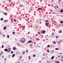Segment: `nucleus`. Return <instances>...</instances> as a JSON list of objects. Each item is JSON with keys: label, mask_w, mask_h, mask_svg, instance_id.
Wrapping results in <instances>:
<instances>
[{"label": "nucleus", "mask_w": 63, "mask_h": 63, "mask_svg": "<svg viewBox=\"0 0 63 63\" xmlns=\"http://www.w3.org/2000/svg\"><path fill=\"white\" fill-rule=\"evenodd\" d=\"M2 48H3L4 47V46H2Z\"/></svg>", "instance_id": "nucleus-46"}, {"label": "nucleus", "mask_w": 63, "mask_h": 63, "mask_svg": "<svg viewBox=\"0 0 63 63\" xmlns=\"http://www.w3.org/2000/svg\"><path fill=\"white\" fill-rule=\"evenodd\" d=\"M61 27H63V24H62Z\"/></svg>", "instance_id": "nucleus-37"}, {"label": "nucleus", "mask_w": 63, "mask_h": 63, "mask_svg": "<svg viewBox=\"0 0 63 63\" xmlns=\"http://www.w3.org/2000/svg\"><path fill=\"white\" fill-rule=\"evenodd\" d=\"M43 55L44 56H45V53H44L43 54Z\"/></svg>", "instance_id": "nucleus-28"}, {"label": "nucleus", "mask_w": 63, "mask_h": 63, "mask_svg": "<svg viewBox=\"0 0 63 63\" xmlns=\"http://www.w3.org/2000/svg\"><path fill=\"white\" fill-rule=\"evenodd\" d=\"M0 20H3V18H1L0 19Z\"/></svg>", "instance_id": "nucleus-32"}, {"label": "nucleus", "mask_w": 63, "mask_h": 63, "mask_svg": "<svg viewBox=\"0 0 63 63\" xmlns=\"http://www.w3.org/2000/svg\"><path fill=\"white\" fill-rule=\"evenodd\" d=\"M53 44H56V42H55V41H54L53 42Z\"/></svg>", "instance_id": "nucleus-5"}, {"label": "nucleus", "mask_w": 63, "mask_h": 63, "mask_svg": "<svg viewBox=\"0 0 63 63\" xmlns=\"http://www.w3.org/2000/svg\"><path fill=\"white\" fill-rule=\"evenodd\" d=\"M47 52H49V50L48 49H47Z\"/></svg>", "instance_id": "nucleus-16"}, {"label": "nucleus", "mask_w": 63, "mask_h": 63, "mask_svg": "<svg viewBox=\"0 0 63 63\" xmlns=\"http://www.w3.org/2000/svg\"><path fill=\"white\" fill-rule=\"evenodd\" d=\"M11 53H13V51H12L11 52Z\"/></svg>", "instance_id": "nucleus-49"}, {"label": "nucleus", "mask_w": 63, "mask_h": 63, "mask_svg": "<svg viewBox=\"0 0 63 63\" xmlns=\"http://www.w3.org/2000/svg\"><path fill=\"white\" fill-rule=\"evenodd\" d=\"M14 21H15V22H16V20L15 19L14 20Z\"/></svg>", "instance_id": "nucleus-40"}, {"label": "nucleus", "mask_w": 63, "mask_h": 63, "mask_svg": "<svg viewBox=\"0 0 63 63\" xmlns=\"http://www.w3.org/2000/svg\"><path fill=\"white\" fill-rule=\"evenodd\" d=\"M4 21H5V22H8V20H4Z\"/></svg>", "instance_id": "nucleus-19"}, {"label": "nucleus", "mask_w": 63, "mask_h": 63, "mask_svg": "<svg viewBox=\"0 0 63 63\" xmlns=\"http://www.w3.org/2000/svg\"><path fill=\"white\" fill-rule=\"evenodd\" d=\"M28 43H31V42H32V41H31V40H30L29 41H28Z\"/></svg>", "instance_id": "nucleus-9"}, {"label": "nucleus", "mask_w": 63, "mask_h": 63, "mask_svg": "<svg viewBox=\"0 0 63 63\" xmlns=\"http://www.w3.org/2000/svg\"><path fill=\"white\" fill-rule=\"evenodd\" d=\"M56 63H59V62H57Z\"/></svg>", "instance_id": "nucleus-44"}, {"label": "nucleus", "mask_w": 63, "mask_h": 63, "mask_svg": "<svg viewBox=\"0 0 63 63\" xmlns=\"http://www.w3.org/2000/svg\"><path fill=\"white\" fill-rule=\"evenodd\" d=\"M59 32L60 33H62V31H60Z\"/></svg>", "instance_id": "nucleus-34"}, {"label": "nucleus", "mask_w": 63, "mask_h": 63, "mask_svg": "<svg viewBox=\"0 0 63 63\" xmlns=\"http://www.w3.org/2000/svg\"><path fill=\"white\" fill-rule=\"evenodd\" d=\"M53 35H54V33H53L52 34V36H53Z\"/></svg>", "instance_id": "nucleus-41"}, {"label": "nucleus", "mask_w": 63, "mask_h": 63, "mask_svg": "<svg viewBox=\"0 0 63 63\" xmlns=\"http://www.w3.org/2000/svg\"><path fill=\"white\" fill-rule=\"evenodd\" d=\"M48 20H47L46 21H45V22H48Z\"/></svg>", "instance_id": "nucleus-29"}, {"label": "nucleus", "mask_w": 63, "mask_h": 63, "mask_svg": "<svg viewBox=\"0 0 63 63\" xmlns=\"http://www.w3.org/2000/svg\"><path fill=\"white\" fill-rule=\"evenodd\" d=\"M3 53H4L3 52H1L0 53L1 54H3Z\"/></svg>", "instance_id": "nucleus-18"}, {"label": "nucleus", "mask_w": 63, "mask_h": 63, "mask_svg": "<svg viewBox=\"0 0 63 63\" xmlns=\"http://www.w3.org/2000/svg\"><path fill=\"white\" fill-rule=\"evenodd\" d=\"M11 0H9V2H11Z\"/></svg>", "instance_id": "nucleus-39"}, {"label": "nucleus", "mask_w": 63, "mask_h": 63, "mask_svg": "<svg viewBox=\"0 0 63 63\" xmlns=\"http://www.w3.org/2000/svg\"><path fill=\"white\" fill-rule=\"evenodd\" d=\"M7 38H9V37H10L9 36V35H7Z\"/></svg>", "instance_id": "nucleus-35"}, {"label": "nucleus", "mask_w": 63, "mask_h": 63, "mask_svg": "<svg viewBox=\"0 0 63 63\" xmlns=\"http://www.w3.org/2000/svg\"><path fill=\"white\" fill-rule=\"evenodd\" d=\"M38 33L39 34H41V33L40 32H38Z\"/></svg>", "instance_id": "nucleus-42"}, {"label": "nucleus", "mask_w": 63, "mask_h": 63, "mask_svg": "<svg viewBox=\"0 0 63 63\" xmlns=\"http://www.w3.org/2000/svg\"><path fill=\"white\" fill-rule=\"evenodd\" d=\"M54 56H53L52 57H51V59L52 60H53V58H54Z\"/></svg>", "instance_id": "nucleus-11"}, {"label": "nucleus", "mask_w": 63, "mask_h": 63, "mask_svg": "<svg viewBox=\"0 0 63 63\" xmlns=\"http://www.w3.org/2000/svg\"><path fill=\"white\" fill-rule=\"evenodd\" d=\"M4 15H7V13H5Z\"/></svg>", "instance_id": "nucleus-38"}, {"label": "nucleus", "mask_w": 63, "mask_h": 63, "mask_svg": "<svg viewBox=\"0 0 63 63\" xmlns=\"http://www.w3.org/2000/svg\"><path fill=\"white\" fill-rule=\"evenodd\" d=\"M63 23V21H62L60 22L61 23Z\"/></svg>", "instance_id": "nucleus-33"}, {"label": "nucleus", "mask_w": 63, "mask_h": 63, "mask_svg": "<svg viewBox=\"0 0 63 63\" xmlns=\"http://www.w3.org/2000/svg\"><path fill=\"white\" fill-rule=\"evenodd\" d=\"M32 44H31L30 45V47H32Z\"/></svg>", "instance_id": "nucleus-36"}, {"label": "nucleus", "mask_w": 63, "mask_h": 63, "mask_svg": "<svg viewBox=\"0 0 63 63\" xmlns=\"http://www.w3.org/2000/svg\"><path fill=\"white\" fill-rule=\"evenodd\" d=\"M42 59H44V58H42Z\"/></svg>", "instance_id": "nucleus-61"}, {"label": "nucleus", "mask_w": 63, "mask_h": 63, "mask_svg": "<svg viewBox=\"0 0 63 63\" xmlns=\"http://www.w3.org/2000/svg\"><path fill=\"white\" fill-rule=\"evenodd\" d=\"M57 8H58V6H57Z\"/></svg>", "instance_id": "nucleus-62"}, {"label": "nucleus", "mask_w": 63, "mask_h": 63, "mask_svg": "<svg viewBox=\"0 0 63 63\" xmlns=\"http://www.w3.org/2000/svg\"><path fill=\"white\" fill-rule=\"evenodd\" d=\"M25 41H26V39H25L24 38H22L20 41V42L22 43H24Z\"/></svg>", "instance_id": "nucleus-1"}, {"label": "nucleus", "mask_w": 63, "mask_h": 63, "mask_svg": "<svg viewBox=\"0 0 63 63\" xmlns=\"http://www.w3.org/2000/svg\"><path fill=\"white\" fill-rule=\"evenodd\" d=\"M8 50H11V48H8Z\"/></svg>", "instance_id": "nucleus-31"}, {"label": "nucleus", "mask_w": 63, "mask_h": 63, "mask_svg": "<svg viewBox=\"0 0 63 63\" xmlns=\"http://www.w3.org/2000/svg\"><path fill=\"white\" fill-rule=\"evenodd\" d=\"M61 41H59V42H58L57 43H58V44H59V43H61Z\"/></svg>", "instance_id": "nucleus-21"}, {"label": "nucleus", "mask_w": 63, "mask_h": 63, "mask_svg": "<svg viewBox=\"0 0 63 63\" xmlns=\"http://www.w3.org/2000/svg\"><path fill=\"white\" fill-rule=\"evenodd\" d=\"M17 45L18 46H20V44L19 43H17Z\"/></svg>", "instance_id": "nucleus-17"}, {"label": "nucleus", "mask_w": 63, "mask_h": 63, "mask_svg": "<svg viewBox=\"0 0 63 63\" xmlns=\"http://www.w3.org/2000/svg\"><path fill=\"white\" fill-rule=\"evenodd\" d=\"M16 48L15 47H14L13 48V50H16Z\"/></svg>", "instance_id": "nucleus-6"}, {"label": "nucleus", "mask_w": 63, "mask_h": 63, "mask_svg": "<svg viewBox=\"0 0 63 63\" xmlns=\"http://www.w3.org/2000/svg\"><path fill=\"white\" fill-rule=\"evenodd\" d=\"M30 21L31 22V21H32V20H31Z\"/></svg>", "instance_id": "nucleus-63"}, {"label": "nucleus", "mask_w": 63, "mask_h": 63, "mask_svg": "<svg viewBox=\"0 0 63 63\" xmlns=\"http://www.w3.org/2000/svg\"><path fill=\"white\" fill-rule=\"evenodd\" d=\"M25 27V26H24L23 27H22V28H24Z\"/></svg>", "instance_id": "nucleus-22"}, {"label": "nucleus", "mask_w": 63, "mask_h": 63, "mask_svg": "<svg viewBox=\"0 0 63 63\" xmlns=\"http://www.w3.org/2000/svg\"><path fill=\"white\" fill-rule=\"evenodd\" d=\"M19 6L20 7H23V5H19Z\"/></svg>", "instance_id": "nucleus-8"}, {"label": "nucleus", "mask_w": 63, "mask_h": 63, "mask_svg": "<svg viewBox=\"0 0 63 63\" xmlns=\"http://www.w3.org/2000/svg\"><path fill=\"white\" fill-rule=\"evenodd\" d=\"M61 12H63V10H61Z\"/></svg>", "instance_id": "nucleus-27"}, {"label": "nucleus", "mask_w": 63, "mask_h": 63, "mask_svg": "<svg viewBox=\"0 0 63 63\" xmlns=\"http://www.w3.org/2000/svg\"><path fill=\"white\" fill-rule=\"evenodd\" d=\"M61 56L60 55H59V56H58V57H60Z\"/></svg>", "instance_id": "nucleus-47"}, {"label": "nucleus", "mask_w": 63, "mask_h": 63, "mask_svg": "<svg viewBox=\"0 0 63 63\" xmlns=\"http://www.w3.org/2000/svg\"><path fill=\"white\" fill-rule=\"evenodd\" d=\"M62 57L63 58V56Z\"/></svg>", "instance_id": "nucleus-64"}, {"label": "nucleus", "mask_w": 63, "mask_h": 63, "mask_svg": "<svg viewBox=\"0 0 63 63\" xmlns=\"http://www.w3.org/2000/svg\"><path fill=\"white\" fill-rule=\"evenodd\" d=\"M46 32V31H45L44 30L43 31V30H42L41 32V33H42V34H45V33Z\"/></svg>", "instance_id": "nucleus-3"}, {"label": "nucleus", "mask_w": 63, "mask_h": 63, "mask_svg": "<svg viewBox=\"0 0 63 63\" xmlns=\"http://www.w3.org/2000/svg\"><path fill=\"white\" fill-rule=\"evenodd\" d=\"M34 44H36V42H34Z\"/></svg>", "instance_id": "nucleus-54"}, {"label": "nucleus", "mask_w": 63, "mask_h": 63, "mask_svg": "<svg viewBox=\"0 0 63 63\" xmlns=\"http://www.w3.org/2000/svg\"><path fill=\"white\" fill-rule=\"evenodd\" d=\"M36 40H40V39L39 38H37Z\"/></svg>", "instance_id": "nucleus-20"}, {"label": "nucleus", "mask_w": 63, "mask_h": 63, "mask_svg": "<svg viewBox=\"0 0 63 63\" xmlns=\"http://www.w3.org/2000/svg\"><path fill=\"white\" fill-rule=\"evenodd\" d=\"M29 59H30V56H29Z\"/></svg>", "instance_id": "nucleus-30"}, {"label": "nucleus", "mask_w": 63, "mask_h": 63, "mask_svg": "<svg viewBox=\"0 0 63 63\" xmlns=\"http://www.w3.org/2000/svg\"><path fill=\"white\" fill-rule=\"evenodd\" d=\"M15 54H13L12 55V58H14V57H15Z\"/></svg>", "instance_id": "nucleus-4"}, {"label": "nucleus", "mask_w": 63, "mask_h": 63, "mask_svg": "<svg viewBox=\"0 0 63 63\" xmlns=\"http://www.w3.org/2000/svg\"><path fill=\"white\" fill-rule=\"evenodd\" d=\"M47 46L48 47H50V45H48Z\"/></svg>", "instance_id": "nucleus-26"}, {"label": "nucleus", "mask_w": 63, "mask_h": 63, "mask_svg": "<svg viewBox=\"0 0 63 63\" xmlns=\"http://www.w3.org/2000/svg\"><path fill=\"white\" fill-rule=\"evenodd\" d=\"M17 63H20V62L19 61H18L17 62Z\"/></svg>", "instance_id": "nucleus-51"}, {"label": "nucleus", "mask_w": 63, "mask_h": 63, "mask_svg": "<svg viewBox=\"0 0 63 63\" xmlns=\"http://www.w3.org/2000/svg\"><path fill=\"white\" fill-rule=\"evenodd\" d=\"M24 52H22V54H24L25 53V51H23Z\"/></svg>", "instance_id": "nucleus-15"}, {"label": "nucleus", "mask_w": 63, "mask_h": 63, "mask_svg": "<svg viewBox=\"0 0 63 63\" xmlns=\"http://www.w3.org/2000/svg\"><path fill=\"white\" fill-rule=\"evenodd\" d=\"M28 34H30V32H28Z\"/></svg>", "instance_id": "nucleus-52"}, {"label": "nucleus", "mask_w": 63, "mask_h": 63, "mask_svg": "<svg viewBox=\"0 0 63 63\" xmlns=\"http://www.w3.org/2000/svg\"><path fill=\"white\" fill-rule=\"evenodd\" d=\"M8 51L9 52V51H10V50H8Z\"/></svg>", "instance_id": "nucleus-58"}, {"label": "nucleus", "mask_w": 63, "mask_h": 63, "mask_svg": "<svg viewBox=\"0 0 63 63\" xmlns=\"http://www.w3.org/2000/svg\"><path fill=\"white\" fill-rule=\"evenodd\" d=\"M36 28H38V27L36 26Z\"/></svg>", "instance_id": "nucleus-59"}, {"label": "nucleus", "mask_w": 63, "mask_h": 63, "mask_svg": "<svg viewBox=\"0 0 63 63\" xmlns=\"http://www.w3.org/2000/svg\"><path fill=\"white\" fill-rule=\"evenodd\" d=\"M4 50L5 51H8V49H4Z\"/></svg>", "instance_id": "nucleus-10"}, {"label": "nucleus", "mask_w": 63, "mask_h": 63, "mask_svg": "<svg viewBox=\"0 0 63 63\" xmlns=\"http://www.w3.org/2000/svg\"><path fill=\"white\" fill-rule=\"evenodd\" d=\"M4 60L5 61H6V58H5L4 59Z\"/></svg>", "instance_id": "nucleus-43"}, {"label": "nucleus", "mask_w": 63, "mask_h": 63, "mask_svg": "<svg viewBox=\"0 0 63 63\" xmlns=\"http://www.w3.org/2000/svg\"><path fill=\"white\" fill-rule=\"evenodd\" d=\"M58 48H55V49L56 50H58Z\"/></svg>", "instance_id": "nucleus-24"}, {"label": "nucleus", "mask_w": 63, "mask_h": 63, "mask_svg": "<svg viewBox=\"0 0 63 63\" xmlns=\"http://www.w3.org/2000/svg\"><path fill=\"white\" fill-rule=\"evenodd\" d=\"M34 9V8L33 7H31L30 8V10L31 11H33Z\"/></svg>", "instance_id": "nucleus-2"}, {"label": "nucleus", "mask_w": 63, "mask_h": 63, "mask_svg": "<svg viewBox=\"0 0 63 63\" xmlns=\"http://www.w3.org/2000/svg\"><path fill=\"white\" fill-rule=\"evenodd\" d=\"M52 11H53V10H51V12H52Z\"/></svg>", "instance_id": "nucleus-56"}, {"label": "nucleus", "mask_w": 63, "mask_h": 63, "mask_svg": "<svg viewBox=\"0 0 63 63\" xmlns=\"http://www.w3.org/2000/svg\"><path fill=\"white\" fill-rule=\"evenodd\" d=\"M6 28H7V27H5L3 28V29L5 30V29H6Z\"/></svg>", "instance_id": "nucleus-7"}, {"label": "nucleus", "mask_w": 63, "mask_h": 63, "mask_svg": "<svg viewBox=\"0 0 63 63\" xmlns=\"http://www.w3.org/2000/svg\"><path fill=\"white\" fill-rule=\"evenodd\" d=\"M26 52L27 53L28 52V50H26Z\"/></svg>", "instance_id": "nucleus-25"}, {"label": "nucleus", "mask_w": 63, "mask_h": 63, "mask_svg": "<svg viewBox=\"0 0 63 63\" xmlns=\"http://www.w3.org/2000/svg\"><path fill=\"white\" fill-rule=\"evenodd\" d=\"M33 57H35L36 56V55L34 54L33 55Z\"/></svg>", "instance_id": "nucleus-23"}, {"label": "nucleus", "mask_w": 63, "mask_h": 63, "mask_svg": "<svg viewBox=\"0 0 63 63\" xmlns=\"http://www.w3.org/2000/svg\"><path fill=\"white\" fill-rule=\"evenodd\" d=\"M38 10H42V8H38Z\"/></svg>", "instance_id": "nucleus-12"}, {"label": "nucleus", "mask_w": 63, "mask_h": 63, "mask_svg": "<svg viewBox=\"0 0 63 63\" xmlns=\"http://www.w3.org/2000/svg\"><path fill=\"white\" fill-rule=\"evenodd\" d=\"M2 37H6V35L5 34H3L2 35Z\"/></svg>", "instance_id": "nucleus-14"}, {"label": "nucleus", "mask_w": 63, "mask_h": 63, "mask_svg": "<svg viewBox=\"0 0 63 63\" xmlns=\"http://www.w3.org/2000/svg\"><path fill=\"white\" fill-rule=\"evenodd\" d=\"M2 55V54H1V53H0V55Z\"/></svg>", "instance_id": "nucleus-60"}, {"label": "nucleus", "mask_w": 63, "mask_h": 63, "mask_svg": "<svg viewBox=\"0 0 63 63\" xmlns=\"http://www.w3.org/2000/svg\"><path fill=\"white\" fill-rule=\"evenodd\" d=\"M56 38H58V37L57 36L56 37Z\"/></svg>", "instance_id": "nucleus-55"}, {"label": "nucleus", "mask_w": 63, "mask_h": 63, "mask_svg": "<svg viewBox=\"0 0 63 63\" xmlns=\"http://www.w3.org/2000/svg\"><path fill=\"white\" fill-rule=\"evenodd\" d=\"M60 54H62V53H60Z\"/></svg>", "instance_id": "nucleus-57"}, {"label": "nucleus", "mask_w": 63, "mask_h": 63, "mask_svg": "<svg viewBox=\"0 0 63 63\" xmlns=\"http://www.w3.org/2000/svg\"><path fill=\"white\" fill-rule=\"evenodd\" d=\"M47 63H48V62H49V61H47Z\"/></svg>", "instance_id": "nucleus-48"}, {"label": "nucleus", "mask_w": 63, "mask_h": 63, "mask_svg": "<svg viewBox=\"0 0 63 63\" xmlns=\"http://www.w3.org/2000/svg\"><path fill=\"white\" fill-rule=\"evenodd\" d=\"M55 21H52V23H53V22H55Z\"/></svg>", "instance_id": "nucleus-45"}, {"label": "nucleus", "mask_w": 63, "mask_h": 63, "mask_svg": "<svg viewBox=\"0 0 63 63\" xmlns=\"http://www.w3.org/2000/svg\"><path fill=\"white\" fill-rule=\"evenodd\" d=\"M15 33V32H13V33L14 34Z\"/></svg>", "instance_id": "nucleus-50"}, {"label": "nucleus", "mask_w": 63, "mask_h": 63, "mask_svg": "<svg viewBox=\"0 0 63 63\" xmlns=\"http://www.w3.org/2000/svg\"><path fill=\"white\" fill-rule=\"evenodd\" d=\"M7 7H5V9H7Z\"/></svg>", "instance_id": "nucleus-53"}, {"label": "nucleus", "mask_w": 63, "mask_h": 63, "mask_svg": "<svg viewBox=\"0 0 63 63\" xmlns=\"http://www.w3.org/2000/svg\"><path fill=\"white\" fill-rule=\"evenodd\" d=\"M49 23H45L46 25H48L49 24Z\"/></svg>", "instance_id": "nucleus-13"}]
</instances>
